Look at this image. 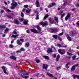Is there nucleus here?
<instances>
[{"label": "nucleus", "instance_id": "nucleus-1", "mask_svg": "<svg viewBox=\"0 0 79 79\" xmlns=\"http://www.w3.org/2000/svg\"><path fill=\"white\" fill-rule=\"evenodd\" d=\"M11 5L12 6H11V9H14L15 7V6H17V2H13V3H12Z\"/></svg>", "mask_w": 79, "mask_h": 79}, {"label": "nucleus", "instance_id": "nucleus-2", "mask_svg": "<svg viewBox=\"0 0 79 79\" xmlns=\"http://www.w3.org/2000/svg\"><path fill=\"white\" fill-rule=\"evenodd\" d=\"M19 75L20 76L22 77L23 78H24V79H28L29 78V77L28 76H25L24 75H23L22 74H20L19 73H18Z\"/></svg>", "mask_w": 79, "mask_h": 79}, {"label": "nucleus", "instance_id": "nucleus-3", "mask_svg": "<svg viewBox=\"0 0 79 79\" xmlns=\"http://www.w3.org/2000/svg\"><path fill=\"white\" fill-rule=\"evenodd\" d=\"M40 24L41 25H42L43 27H44L45 26H48V23H43L42 22H40Z\"/></svg>", "mask_w": 79, "mask_h": 79}, {"label": "nucleus", "instance_id": "nucleus-4", "mask_svg": "<svg viewBox=\"0 0 79 79\" xmlns=\"http://www.w3.org/2000/svg\"><path fill=\"white\" fill-rule=\"evenodd\" d=\"M58 52L59 53L62 55L65 53V51H63L61 49H59Z\"/></svg>", "mask_w": 79, "mask_h": 79}, {"label": "nucleus", "instance_id": "nucleus-5", "mask_svg": "<svg viewBox=\"0 0 79 79\" xmlns=\"http://www.w3.org/2000/svg\"><path fill=\"white\" fill-rule=\"evenodd\" d=\"M2 69L4 73L5 74H7V75H8V73L6 72V69H5V66H3L2 67Z\"/></svg>", "mask_w": 79, "mask_h": 79}, {"label": "nucleus", "instance_id": "nucleus-6", "mask_svg": "<svg viewBox=\"0 0 79 79\" xmlns=\"http://www.w3.org/2000/svg\"><path fill=\"white\" fill-rule=\"evenodd\" d=\"M42 67L43 69H48V66L47 64H43Z\"/></svg>", "mask_w": 79, "mask_h": 79}, {"label": "nucleus", "instance_id": "nucleus-7", "mask_svg": "<svg viewBox=\"0 0 79 79\" xmlns=\"http://www.w3.org/2000/svg\"><path fill=\"white\" fill-rule=\"evenodd\" d=\"M31 32H33V33H39V32L37 31V30L35 29H30Z\"/></svg>", "mask_w": 79, "mask_h": 79}, {"label": "nucleus", "instance_id": "nucleus-8", "mask_svg": "<svg viewBox=\"0 0 79 79\" xmlns=\"http://www.w3.org/2000/svg\"><path fill=\"white\" fill-rule=\"evenodd\" d=\"M70 33H71V34H70L71 36H73V35H74L75 34H76V31L73 30L70 32Z\"/></svg>", "mask_w": 79, "mask_h": 79}, {"label": "nucleus", "instance_id": "nucleus-9", "mask_svg": "<svg viewBox=\"0 0 79 79\" xmlns=\"http://www.w3.org/2000/svg\"><path fill=\"white\" fill-rule=\"evenodd\" d=\"M36 5L37 7H39L40 6V3L39 0H37L36 1Z\"/></svg>", "mask_w": 79, "mask_h": 79}, {"label": "nucleus", "instance_id": "nucleus-10", "mask_svg": "<svg viewBox=\"0 0 79 79\" xmlns=\"http://www.w3.org/2000/svg\"><path fill=\"white\" fill-rule=\"evenodd\" d=\"M10 59H12V60H15L16 61V57L14 56H11L10 57Z\"/></svg>", "mask_w": 79, "mask_h": 79}, {"label": "nucleus", "instance_id": "nucleus-11", "mask_svg": "<svg viewBox=\"0 0 79 79\" xmlns=\"http://www.w3.org/2000/svg\"><path fill=\"white\" fill-rule=\"evenodd\" d=\"M47 52L48 53H52V52H53V50H52V48H48V49L47 51Z\"/></svg>", "mask_w": 79, "mask_h": 79}, {"label": "nucleus", "instance_id": "nucleus-12", "mask_svg": "<svg viewBox=\"0 0 79 79\" xmlns=\"http://www.w3.org/2000/svg\"><path fill=\"white\" fill-rule=\"evenodd\" d=\"M17 43L18 45H22L23 44V43L21 42L20 41V40H17Z\"/></svg>", "mask_w": 79, "mask_h": 79}, {"label": "nucleus", "instance_id": "nucleus-13", "mask_svg": "<svg viewBox=\"0 0 79 79\" xmlns=\"http://www.w3.org/2000/svg\"><path fill=\"white\" fill-rule=\"evenodd\" d=\"M73 79H76V78H77L78 79H79V75L73 74Z\"/></svg>", "mask_w": 79, "mask_h": 79}, {"label": "nucleus", "instance_id": "nucleus-14", "mask_svg": "<svg viewBox=\"0 0 79 79\" xmlns=\"http://www.w3.org/2000/svg\"><path fill=\"white\" fill-rule=\"evenodd\" d=\"M14 22L16 24H19V21L17 19H14Z\"/></svg>", "mask_w": 79, "mask_h": 79}, {"label": "nucleus", "instance_id": "nucleus-15", "mask_svg": "<svg viewBox=\"0 0 79 79\" xmlns=\"http://www.w3.org/2000/svg\"><path fill=\"white\" fill-rule=\"evenodd\" d=\"M30 44H29V42H27L26 43L25 45V47L26 48H27V47H29V46Z\"/></svg>", "mask_w": 79, "mask_h": 79}, {"label": "nucleus", "instance_id": "nucleus-16", "mask_svg": "<svg viewBox=\"0 0 79 79\" xmlns=\"http://www.w3.org/2000/svg\"><path fill=\"white\" fill-rule=\"evenodd\" d=\"M52 19L51 18H49V21L51 24H54V23H55V21L54 20H53L52 21H51Z\"/></svg>", "mask_w": 79, "mask_h": 79}, {"label": "nucleus", "instance_id": "nucleus-17", "mask_svg": "<svg viewBox=\"0 0 79 79\" xmlns=\"http://www.w3.org/2000/svg\"><path fill=\"white\" fill-rule=\"evenodd\" d=\"M39 13L37 12L36 14V16L35 19H39Z\"/></svg>", "mask_w": 79, "mask_h": 79}, {"label": "nucleus", "instance_id": "nucleus-18", "mask_svg": "<svg viewBox=\"0 0 79 79\" xmlns=\"http://www.w3.org/2000/svg\"><path fill=\"white\" fill-rule=\"evenodd\" d=\"M35 27L38 30H39V31L42 30V28H40V26L39 25H37V26H36Z\"/></svg>", "mask_w": 79, "mask_h": 79}, {"label": "nucleus", "instance_id": "nucleus-19", "mask_svg": "<svg viewBox=\"0 0 79 79\" xmlns=\"http://www.w3.org/2000/svg\"><path fill=\"white\" fill-rule=\"evenodd\" d=\"M54 20H55L56 22L57 23V24L58 23V17H54Z\"/></svg>", "mask_w": 79, "mask_h": 79}, {"label": "nucleus", "instance_id": "nucleus-20", "mask_svg": "<svg viewBox=\"0 0 79 79\" xmlns=\"http://www.w3.org/2000/svg\"><path fill=\"white\" fill-rule=\"evenodd\" d=\"M67 39H68L69 41H71L72 39L71 37L69 36V35H67Z\"/></svg>", "mask_w": 79, "mask_h": 79}, {"label": "nucleus", "instance_id": "nucleus-21", "mask_svg": "<svg viewBox=\"0 0 79 79\" xmlns=\"http://www.w3.org/2000/svg\"><path fill=\"white\" fill-rule=\"evenodd\" d=\"M52 37L54 38L55 39H56L58 37H58L57 35H52Z\"/></svg>", "mask_w": 79, "mask_h": 79}, {"label": "nucleus", "instance_id": "nucleus-22", "mask_svg": "<svg viewBox=\"0 0 79 79\" xmlns=\"http://www.w3.org/2000/svg\"><path fill=\"white\" fill-rule=\"evenodd\" d=\"M5 27H6V26L5 25H0V29H3V28H5Z\"/></svg>", "mask_w": 79, "mask_h": 79}, {"label": "nucleus", "instance_id": "nucleus-23", "mask_svg": "<svg viewBox=\"0 0 79 79\" xmlns=\"http://www.w3.org/2000/svg\"><path fill=\"white\" fill-rule=\"evenodd\" d=\"M69 64H70V63L68 62L66 65L65 67L67 69H68V68H69V66H68V65H69Z\"/></svg>", "mask_w": 79, "mask_h": 79}, {"label": "nucleus", "instance_id": "nucleus-24", "mask_svg": "<svg viewBox=\"0 0 79 79\" xmlns=\"http://www.w3.org/2000/svg\"><path fill=\"white\" fill-rule=\"evenodd\" d=\"M47 75H48V76H49L51 77H53V75L50 74V73H47Z\"/></svg>", "mask_w": 79, "mask_h": 79}, {"label": "nucleus", "instance_id": "nucleus-25", "mask_svg": "<svg viewBox=\"0 0 79 79\" xmlns=\"http://www.w3.org/2000/svg\"><path fill=\"white\" fill-rule=\"evenodd\" d=\"M44 58L46 60H49V57L47 56H43Z\"/></svg>", "mask_w": 79, "mask_h": 79}, {"label": "nucleus", "instance_id": "nucleus-26", "mask_svg": "<svg viewBox=\"0 0 79 79\" xmlns=\"http://www.w3.org/2000/svg\"><path fill=\"white\" fill-rule=\"evenodd\" d=\"M75 69H76V67H74L73 65L72 67L71 70V71H74V70H75Z\"/></svg>", "mask_w": 79, "mask_h": 79}, {"label": "nucleus", "instance_id": "nucleus-27", "mask_svg": "<svg viewBox=\"0 0 79 79\" xmlns=\"http://www.w3.org/2000/svg\"><path fill=\"white\" fill-rule=\"evenodd\" d=\"M51 30L52 32H56V29L55 28H51Z\"/></svg>", "mask_w": 79, "mask_h": 79}, {"label": "nucleus", "instance_id": "nucleus-28", "mask_svg": "<svg viewBox=\"0 0 79 79\" xmlns=\"http://www.w3.org/2000/svg\"><path fill=\"white\" fill-rule=\"evenodd\" d=\"M28 22L24 20L23 21V24H24L25 25H27V24H28V23H27Z\"/></svg>", "mask_w": 79, "mask_h": 79}, {"label": "nucleus", "instance_id": "nucleus-29", "mask_svg": "<svg viewBox=\"0 0 79 79\" xmlns=\"http://www.w3.org/2000/svg\"><path fill=\"white\" fill-rule=\"evenodd\" d=\"M20 50L21 52H24V51H25L26 50L25 49H24V48H22L20 49Z\"/></svg>", "mask_w": 79, "mask_h": 79}, {"label": "nucleus", "instance_id": "nucleus-30", "mask_svg": "<svg viewBox=\"0 0 79 79\" xmlns=\"http://www.w3.org/2000/svg\"><path fill=\"white\" fill-rule=\"evenodd\" d=\"M48 14H46V15L44 17V19H45L46 18H47L48 17Z\"/></svg>", "mask_w": 79, "mask_h": 79}, {"label": "nucleus", "instance_id": "nucleus-31", "mask_svg": "<svg viewBox=\"0 0 79 79\" xmlns=\"http://www.w3.org/2000/svg\"><path fill=\"white\" fill-rule=\"evenodd\" d=\"M18 35H13L12 36V37H14V38H16V37H18Z\"/></svg>", "mask_w": 79, "mask_h": 79}, {"label": "nucleus", "instance_id": "nucleus-32", "mask_svg": "<svg viewBox=\"0 0 79 79\" xmlns=\"http://www.w3.org/2000/svg\"><path fill=\"white\" fill-rule=\"evenodd\" d=\"M69 17H67V16H66L65 18V21H68V19H69Z\"/></svg>", "mask_w": 79, "mask_h": 79}, {"label": "nucleus", "instance_id": "nucleus-33", "mask_svg": "<svg viewBox=\"0 0 79 79\" xmlns=\"http://www.w3.org/2000/svg\"><path fill=\"white\" fill-rule=\"evenodd\" d=\"M67 17H69V18H70L71 17V14L69 13L68 14L67 16Z\"/></svg>", "mask_w": 79, "mask_h": 79}, {"label": "nucleus", "instance_id": "nucleus-34", "mask_svg": "<svg viewBox=\"0 0 79 79\" xmlns=\"http://www.w3.org/2000/svg\"><path fill=\"white\" fill-rule=\"evenodd\" d=\"M21 16L22 17H24V14H23V13L22 12H21Z\"/></svg>", "mask_w": 79, "mask_h": 79}, {"label": "nucleus", "instance_id": "nucleus-35", "mask_svg": "<svg viewBox=\"0 0 79 79\" xmlns=\"http://www.w3.org/2000/svg\"><path fill=\"white\" fill-rule=\"evenodd\" d=\"M76 56H73L72 57L73 60H76Z\"/></svg>", "mask_w": 79, "mask_h": 79}, {"label": "nucleus", "instance_id": "nucleus-36", "mask_svg": "<svg viewBox=\"0 0 79 79\" xmlns=\"http://www.w3.org/2000/svg\"><path fill=\"white\" fill-rule=\"evenodd\" d=\"M64 15H65V14L64 13L63 14H62L61 15V18H63V16H64Z\"/></svg>", "mask_w": 79, "mask_h": 79}, {"label": "nucleus", "instance_id": "nucleus-37", "mask_svg": "<svg viewBox=\"0 0 79 79\" xmlns=\"http://www.w3.org/2000/svg\"><path fill=\"white\" fill-rule=\"evenodd\" d=\"M6 16L8 17V18H9L10 19H11V18H12V17H11V16H9L7 15Z\"/></svg>", "mask_w": 79, "mask_h": 79}, {"label": "nucleus", "instance_id": "nucleus-38", "mask_svg": "<svg viewBox=\"0 0 79 79\" xmlns=\"http://www.w3.org/2000/svg\"><path fill=\"white\" fill-rule=\"evenodd\" d=\"M48 7L49 8H52L53 7V6H52V5L50 4L48 6Z\"/></svg>", "mask_w": 79, "mask_h": 79}, {"label": "nucleus", "instance_id": "nucleus-39", "mask_svg": "<svg viewBox=\"0 0 79 79\" xmlns=\"http://www.w3.org/2000/svg\"><path fill=\"white\" fill-rule=\"evenodd\" d=\"M19 20L21 22H23L24 21V19H19Z\"/></svg>", "mask_w": 79, "mask_h": 79}, {"label": "nucleus", "instance_id": "nucleus-40", "mask_svg": "<svg viewBox=\"0 0 79 79\" xmlns=\"http://www.w3.org/2000/svg\"><path fill=\"white\" fill-rule=\"evenodd\" d=\"M52 5L53 6H55V5H56V3H54V2H52Z\"/></svg>", "mask_w": 79, "mask_h": 79}, {"label": "nucleus", "instance_id": "nucleus-41", "mask_svg": "<svg viewBox=\"0 0 79 79\" xmlns=\"http://www.w3.org/2000/svg\"><path fill=\"white\" fill-rule=\"evenodd\" d=\"M15 30H16V29H15V30L13 31V34H17V33L16 32Z\"/></svg>", "mask_w": 79, "mask_h": 79}, {"label": "nucleus", "instance_id": "nucleus-42", "mask_svg": "<svg viewBox=\"0 0 79 79\" xmlns=\"http://www.w3.org/2000/svg\"><path fill=\"white\" fill-rule=\"evenodd\" d=\"M57 47H61V44H57Z\"/></svg>", "mask_w": 79, "mask_h": 79}, {"label": "nucleus", "instance_id": "nucleus-43", "mask_svg": "<svg viewBox=\"0 0 79 79\" xmlns=\"http://www.w3.org/2000/svg\"><path fill=\"white\" fill-rule=\"evenodd\" d=\"M68 55H69L70 56H71V55H73V54L72 53H69V52H67Z\"/></svg>", "mask_w": 79, "mask_h": 79}, {"label": "nucleus", "instance_id": "nucleus-44", "mask_svg": "<svg viewBox=\"0 0 79 79\" xmlns=\"http://www.w3.org/2000/svg\"><path fill=\"white\" fill-rule=\"evenodd\" d=\"M68 3V2L67 1H64V5H66Z\"/></svg>", "mask_w": 79, "mask_h": 79}, {"label": "nucleus", "instance_id": "nucleus-45", "mask_svg": "<svg viewBox=\"0 0 79 79\" xmlns=\"http://www.w3.org/2000/svg\"><path fill=\"white\" fill-rule=\"evenodd\" d=\"M23 75H28V74H29V73H23Z\"/></svg>", "mask_w": 79, "mask_h": 79}, {"label": "nucleus", "instance_id": "nucleus-46", "mask_svg": "<svg viewBox=\"0 0 79 79\" xmlns=\"http://www.w3.org/2000/svg\"><path fill=\"white\" fill-rule=\"evenodd\" d=\"M24 8H28V5H24Z\"/></svg>", "mask_w": 79, "mask_h": 79}, {"label": "nucleus", "instance_id": "nucleus-47", "mask_svg": "<svg viewBox=\"0 0 79 79\" xmlns=\"http://www.w3.org/2000/svg\"><path fill=\"white\" fill-rule=\"evenodd\" d=\"M52 56L53 58H56V54H52Z\"/></svg>", "mask_w": 79, "mask_h": 79}, {"label": "nucleus", "instance_id": "nucleus-48", "mask_svg": "<svg viewBox=\"0 0 79 79\" xmlns=\"http://www.w3.org/2000/svg\"><path fill=\"white\" fill-rule=\"evenodd\" d=\"M9 47L10 48H13V45H11V44L9 46Z\"/></svg>", "mask_w": 79, "mask_h": 79}, {"label": "nucleus", "instance_id": "nucleus-49", "mask_svg": "<svg viewBox=\"0 0 79 79\" xmlns=\"http://www.w3.org/2000/svg\"><path fill=\"white\" fill-rule=\"evenodd\" d=\"M73 66H74V67H75V68L76 67H77V66H78L79 67V64H75V65H74Z\"/></svg>", "mask_w": 79, "mask_h": 79}, {"label": "nucleus", "instance_id": "nucleus-50", "mask_svg": "<svg viewBox=\"0 0 79 79\" xmlns=\"http://www.w3.org/2000/svg\"><path fill=\"white\" fill-rule=\"evenodd\" d=\"M63 35V32H62V33H61L59 34V35L60 36Z\"/></svg>", "mask_w": 79, "mask_h": 79}, {"label": "nucleus", "instance_id": "nucleus-51", "mask_svg": "<svg viewBox=\"0 0 79 79\" xmlns=\"http://www.w3.org/2000/svg\"><path fill=\"white\" fill-rule=\"evenodd\" d=\"M8 28L6 29L4 32V33H6V32H8Z\"/></svg>", "mask_w": 79, "mask_h": 79}, {"label": "nucleus", "instance_id": "nucleus-52", "mask_svg": "<svg viewBox=\"0 0 79 79\" xmlns=\"http://www.w3.org/2000/svg\"><path fill=\"white\" fill-rule=\"evenodd\" d=\"M27 34H29V33H30V31H29V30H27Z\"/></svg>", "mask_w": 79, "mask_h": 79}, {"label": "nucleus", "instance_id": "nucleus-53", "mask_svg": "<svg viewBox=\"0 0 79 79\" xmlns=\"http://www.w3.org/2000/svg\"><path fill=\"white\" fill-rule=\"evenodd\" d=\"M16 52V53H21V50H19L17 51Z\"/></svg>", "mask_w": 79, "mask_h": 79}, {"label": "nucleus", "instance_id": "nucleus-54", "mask_svg": "<svg viewBox=\"0 0 79 79\" xmlns=\"http://www.w3.org/2000/svg\"><path fill=\"white\" fill-rule=\"evenodd\" d=\"M60 55L58 54L57 56V58H59L60 59Z\"/></svg>", "mask_w": 79, "mask_h": 79}, {"label": "nucleus", "instance_id": "nucleus-55", "mask_svg": "<svg viewBox=\"0 0 79 79\" xmlns=\"http://www.w3.org/2000/svg\"><path fill=\"white\" fill-rule=\"evenodd\" d=\"M19 40H20V41H21L22 42H24V39H20Z\"/></svg>", "mask_w": 79, "mask_h": 79}, {"label": "nucleus", "instance_id": "nucleus-56", "mask_svg": "<svg viewBox=\"0 0 79 79\" xmlns=\"http://www.w3.org/2000/svg\"><path fill=\"white\" fill-rule=\"evenodd\" d=\"M36 61L37 63H39V62H40V60H36Z\"/></svg>", "mask_w": 79, "mask_h": 79}, {"label": "nucleus", "instance_id": "nucleus-57", "mask_svg": "<svg viewBox=\"0 0 79 79\" xmlns=\"http://www.w3.org/2000/svg\"><path fill=\"white\" fill-rule=\"evenodd\" d=\"M58 39L59 40H60V41H61V40H62V39L60 37H58Z\"/></svg>", "mask_w": 79, "mask_h": 79}, {"label": "nucleus", "instance_id": "nucleus-58", "mask_svg": "<svg viewBox=\"0 0 79 79\" xmlns=\"http://www.w3.org/2000/svg\"><path fill=\"white\" fill-rule=\"evenodd\" d=\"M7 11H8V12H11V11L10 10H9V9H8L7 10Z\"/></svg>", "mask_w": 79, "mask_h": 79}, {"label": "nucleus", "instance_id": "nucleus-59", "mask_svg": "<svg viewBox=\"0 0 79 79\" xmlns=\"http://www.w3.org/2000/svg\"><path fill=\"white\" fill-rule=\"evenodd\" d=\"M56 68H57V70H59V69H60L61 68L60 67H56Z\"/></svg>", "mask_w": 79, "mask_h": 79}, {"label": "nucleus", "instance_id": "nucleus-60", "mask_svg": "<svg viewBox=\"0 0 79 79\" xmlns=\"http://www.w3.org/2000/svg\"><path fill=\"white\" fill-rule=\"evenodd\" d=\"M77 25V26H79V21H78L77 23H76Z\"/></svg>", "mask_w": 79, "mask_h": 79}, {"label": "nucleus", "instance_id": "nucleus-61", "mask_svg": "<svg viewBox=\"0 0 79 79\" xmlns=\"http://www.w3.org/2000/svg\"><path fill=\"white\" fill-rule=\"evenodd\" d=\"M61 47H67V46H62V45H61Z\"/></svg>", "mask_w": 79, "mask_h": 79}, {"label": "nucleus", "instance_id": "nucleus-62", "mask_svg": "<svg viewBox=\"0 0 79 79\" xmlns=\"http://www.w3.org/2000/svg\"><path fill=\"white\" fill-rule=\"evenodd\" d=\"M76 6H77V7H79V3L77 4Z\"/></svg>", "mask_w": 79, "mask_h": 79}, {"label": "nucleus", "instance_id": "nucleus-63", "mask_svg": "<svg viewBox=\"0 0 79 79\" xmlns=\"http://www.w3.org/2000/svg\"><path fill=\"white\" fill-rule=\"evenodd\" d=\"M26 13H30V11H29V10H26Z\"/></svg>", "mask_w": 79, "mask_h": 79}, {"label": "nucleus", "instance_id": "nucleus-64", "mask_svg": "<svg viewBox=\"0 0 79 79\" xmlns=\"http://www.w3.org/2000/svg\"><path fill=\"white\" fill-rule=\"evenodd\" d=\"M4 3L5 4H6V5H7V2H6L5 1V2H4Z\"/></svg>", "mask_w": 79, "mask_h": 79}]
</instances>
